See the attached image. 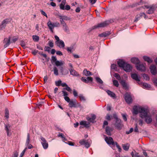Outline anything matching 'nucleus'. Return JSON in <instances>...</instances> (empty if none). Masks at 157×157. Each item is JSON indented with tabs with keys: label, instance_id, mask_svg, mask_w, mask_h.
<instances>
[{
	"label": "nucleus",
	"instance_id": "obj_1",
	"mask_svg": "<svg viewBox=\"0 0 157 157\" xmlns=\"http://www.w3.org/2000/svg\"><path fill=\"white\" fill-rule=\"evenodd\" d=\"M140 117L142 118H144L145 121L148 124H150L152 121L151 115L150 113L149 110L146 109L143 113L140 114Z\"/></svg>",
	"mask_w": 157,
	"mask_h": 157
},
{
	"label": "nucleus",
	"instance_id": "obj_2",
	"mask_svg": "<svg viewBox=\"0 0 157 157\" xmlns=\"http://www.w3.org/2000/svg\"><path fill=\"white\" fill-rule=\"evenodd\" d=\"M47 24L49 29L52 33L53 32V29L55 27H59L60 26L59 22H56L55 23H52L50 20L48 21Z\"/></svg>",
	"mask_w": 157,
	"mask_h": 157
},
{
	"label": "nucleus",
	"instance_id": "obj_3",
	"mask_svg": "<svg viewBox=\"0 0 157 157\" xmlns=\"http://www.w3.org/2000/svg\"><path fill=\"white\" fill-rule=\"evenodd\" d=\"M51 61L52 64L55 63L56 66L57 67L62 66L64 64V62L63 61L57 60L56 57L54 56H52Z\"/></svg>",
	"mask_w": 157,
	"mask_h": 157
},
{
	"label": "nucleus",
	"instance_id": "obj_4",
	"mask_svg": "<svg viewBox=\"0 0 157 157\" xmlns=\"http://www.w3.org/2000/svg\"><path fill=\"white\" fill-rule=\"evenodd\" d=\"M146 108L135 106H134L133 109L132 113L134 114H137L138 113H140V114L143 113Z\"/></svg>",
	"mask_w": 157,
	"mask_h": 157
},
{
	"label": "nucleus",
	"instance_id": "obj_5",
	"mask_svg": "<svg viewBox=\"0 0 157 157\" xmlns=\"http://www.w3.org/2000/svg\"><path fill=\"white\" fill-rule=\"evenodd\" d=\"M114 125L116 128L118 130H121L123 127V125L120 119H118L116 121Z\"/></svg>",
	"mask_w": 157,
	"mask_h": 157
},
{
	"label": "nucleus",
	"instance_id": "obj_6",
	"mask_svg": "<svg viewBox=\"0 0 157 157\" xmlns=\"http://www.w3.org/2000/svg\"><path fill=\"white\" fill-rule=\"evenodd\" d=\"M109 23V21H106L94 26L93 27V29H95L98 28L104 27L108 25Z\"/></svg>",
	"mask_w": 157,
	"mask_h": 157
},
{
	"label": "nucleus",
	"instance_id": "obj_7",
	"mask_svg": "<svg viewBox=\"0 0 157 157\" xmlns=\"http://www.w3.org/2000/svg\"><path fill=\"white\" fill-rule=\"evenodd\" d=\"M60 19L61 24L63 26V30L65 32L68 33H69V30L68 27L63 20V19H64L65 18L62 19L61 18H60Z\"/></svg>",
	"mask_w": 157,
	"mask_h": 157
},
{
	"label": "nucleus",
	"instance_id": "obj_8",
	"mask_svg": "<svg viewBox=\"0 0 157 157\" xmlns=\"http://www.w3.org/2000/svg\"><path fill=\"white\" fill-rule=\"evenodd\" d=\"M40 139L41 140V144L43 148L45 149H47L48 147V144L47 140L42 136L40 137Z\"/></svg>",
	"mask_w": 157,
	"mask_h": 157
},
{
	"label": "nucleus",
	"instance_id": "obj_9",
	"mask_svg": "<svg viewBox=\"0 0 157 157\" xmlns=\"http://www.w3.org/2000/svg\"><path fill=\"white\" fill-rule=\"evenodd\" d=\"M124 99L128 103L130 104L132 102V99L131 95L127 93L125 94L124 95Z\"/></svg>",
	"mask_w": 157,
	"mask_h": 157
},
{
	"label": "nucleus",
	"instance_id": "obj_10",
	"mask_svg": "<svg viewBox=\"0 0 157 157\" xmlns=\"http://www.w3.org/2000/svg\"><path fill=\"white\" fill-rule=\"evenodd\" d=\"M11 37L9 36L8 38H4L3 43L4 44V47L6 48L9 46L10 44Z\"/></svg>",
	"mask_w": 157,
	"mask_h": 157
},
{
	"label": "nucleus",
	"instance_id": "obj_11",
	"mask_svg": "<svg viewBox=\"0 0 157 157\" xmlns=\"http://www.w3.org/2000/svg\"><path fill=\"white\" fill-rule=\"evenodd\" d=\"M136 67L137 70L141 71H144L146 70V67L144 64L139 63L136 65Z\"/></svg>",
	"mask_w": 157,
	"mask_h": 157
},
{
	"label": "nucleus",
	"instance_id": "obj_12",
	"mask_svg": "<svg viewBox=\"0 0 157 157\" xmlns=\"http://www.w3.org/2000/svg\"><path fill=\"white\" fill-rule=\"evenodd\" d=\"M105 140L106 143L109 144H112V145H115V143L113 141V138L110 137H106L105 138Z\"/></svg>",
	"mask_w": 157,
	"mask_h": 157
},
{
	"label": "nucleus",
	"instance_id": "obj_13",
	"mask_svg": "<svg viewBox=\"0 0 157 157\" xmlns=\"http://www.w3.org/2000/svg\"><path fill=\"white\" fill-rule=\"evenodd\" d=\"M151 73L154 75L157 74V69L156 66L155 65H151L150 68Z\"/></svg>",
	"mask_w": 157,
	"mask_h": 157
},
{
	"label": "nucleus",
	"instance_id": "obj_14",
	"mask_svg": "<svg viewBox=\"0 0 157 157\" xmlns=\"http://www.w3.org/2000/svg\"><path fill=\"white\" fill-rule=\"evenodd\" d=\"M131 77L132 79L135 80L137 81H138V83L139 84H141V83L140 82V78L138 77V75L136 73H133L131 74Z\"/></svg>",
	"mask_w": 157,
	"mask_h": 157
},
{
	"label": "nucleus",
	"instance_id": "obj_15",
	"mask_svg": "<svg viewBox=\"0 0 157 157\" xmlns=\"http://www.w3.org/2000/svg\"><path fill=\"white\" fill-rule=\"evenodd\" d=\"M81 80L82 81L84 82L87 83L89 82L90 81H92L93 78L90 77H88L86 78L82 77L81 78Z\"/></svg>",
	"mask_w": 157,
	"mask_h": 157
},
{
	"label": "nucleus",
	"instance_id": "obj_16",
	"mask_svg": "<svg viewBox=\"0 0 157 157\" xmlns=\"http://www.w3.org/2000/svg\"><path fill=\"white\" fill-rule=\"evenodd\" d=\"M132 69V67L131 65L129 64L126 63L123 69L127 72H129Z\"/></svg>",
	"mask_w": 157,
	"mask_h": 157
},
{
	"label": "nucleus",
	"instance_id": "obj_17",
	"mask_svg": "<svg viewBox=\"0 0 157 157\" xmlns=\"http://www.w3.org/2000/svg\"><path fill=\"white\" fill-rule=\"evenodd\" d=\"M55 44L58 46L60 48H64L65 47L64 43L62 40H60L58 42H55Z\"/></svg>",
	"mask_w": 157,
	"mask_h": 157
},
{
	"label": "nucleus",
	"instance_id": "obj_18",
	"mask_svg": "<svg viewBox=\"0 0 157 157\" xmlns=\"http://www.w3.org/2000/svg\"><path fill=\"white\" fill-rule=\"evenodd\" d=\"M131 61L132 63L135 64L136 66L140 63V61L137 58H132L131 59Z\"/></svg>",
	"mask_w": 157,
	"mask_h": 157
},
{
	"label": "nucleus",
	"instance_id": "obj_19",
	"mask_svg": "<svg viewBox=\"0 0 157 157\" xmlns=\"http://www.w3.org/2000/svg\"><path fill=\"white\" fill-rule=\"evenodd\" d=\"M117 63L120 67L123 68L126 63L122 60H119L117 61Z\"/></svg>",
	"mask_w": 157,
	"mask_h": 157
},
{
	"label": "nucleus",
	"instance_id": "obj_20",
	"mask_svg": "<svg viewBox=\"0 0 157 157\" xmlns=\"http://www.w3.org/2000/svg\"><path fill=\"white\" fill-rule=\"evenodd\" d=\"M70 71L71 74L73 76H78L79 75L78 73L73 69H70Z\"/></svg>",
	"mask_w": 157,
	"mask_h": 157
},
{
	"label": "nucleus",
	"instance_id": "obj_21",
	"mask_svg": "<svg viewBox=\"0 0 157 157\" xmlns=\"http://www.w3.org/2000/svg\"><path fill=\"white\" fill-rule=\"evenodd\" d=\"M90 123L85 121H82L80 122L81 125H82L84 127L87 128L89 127Z\"/></svg>",
	"mask_w": 157,
	"mask_h": 157
},
{
	"label": "nucleus",
	"instance_id": "obj_22",
	"mask_svg": "<svg viewBox=\"0 0 157 157\" xmlns=\"http://www.w3.org/2000/svg\"><path fill=\"white\" fill-rule=\"evenodd\" d=\"M110 34V32L107 31L100 34L99 36L101 37H106Z\"/></svg>",
	"mask_w": 157,
	"mask_h": 157
},
{
	"label": "nucleus",
	"instance_id": "obj_23",
	"mask_svg": "<svg viewBox=\"0 0 157 157\" xmlns=\"http://www.w3.org/2000/svg\"><path fill=\"white\" fill-rule=\"evenodd\" d=\"M143 59L145 61L147 62L148 63H151L152 62V60L147 56H144Z\"/></svg>",
	"mask_w": 157,
	"mask_h": 157
},
{
	"label": "nucleus",
	"instance_id": "obj_24",
	"mask_svg": "<svg viewBox=\"0 0 157 157\" xmlns=\"http://www.w3.org/2000/svg\"><path fill=\"white\" fill-rule=\"evenodd\" d=\"M129 147L130 145L128 144L122 145V147L123 149L125 151H128L129 148Z\"/></svg>",
	"mask_w": 157,
	"mask_h": 157
},
{
	"label": "nucleus",
	"instance_id": "obj_25",
	"mask_svg": "<svg viewBox=\"0 0 157 157\" xmlns=\"http://www.w3.org/2000/svg\"><path fill=\"white\" fill-rule=\"evenodd\" d=\"M105 131L108 135H111V132L112 131V129L109 127H107L106 128Z\"/></svg>",
	"mask_w": 157,
	"mask_h": 157
},
{
	"label": "nucleus",
	"instance_id": "obj_26",
	"mask_svg": "<svg viewBox=\"0 0 157 157\" xmlns=\"http://www.w3.org/2000/svg\"><path fill=\"white\" fill-rule=\"evenodd\" d=\"M83 73L86 76H89L92 75L91 72H90L89 71H87L86 69L84 70Z\"/></svg>",
	"mask_w": 157,
	"mask_h": 157
},
{
	"label": "nucleus",
	"instance_id": "obj_27",
	"mask_svg": "<svg viewBox=\"0 0 157 157\" xmlns=\"http://www.w3.org/2000/svg\"><path fill=\"white\" fill-rule=\"evenodd\" d=\"M106 92L108 95L110 97L113 98L115 97V94L109 90H107Z\"/></svg>",
	"mask_w": 157,
	"mask_h": 157
},
{
	"label": "nucleus",
	"instance_id": "obj_28",
	"mask_svg": "<svg viewBox=\"0 0 157 157\" xmlns=\"http://www.w3.org/2000/svg\"><path fill=\"white\" fill-rule=\"evenodd\" d=\"M120 83L123 87L125 88L126 89L128 88L127 84L124 81L122 80L120 82Z\"/></svg>",
	"mask_w": 157,
	"mask_h": 157
},
{
	"label": "nucleus",
	"instance_id": "obj_29",
	"mask_svg": "<svg viewBox=\"0 0 157 157\" xmlns=\"http://www.w3.org/2000/svg\"><path fill=\"white\" fill-rule=\"evenodd\" d=\"M69 106L70 107H75V102L72 101H71L69 102Z\"/></svg>",
	"mask_w": 157,
	"mask_h": 157
},
{
	"label": "nucleus",
	"instance_id": "obj_30",
	"mask_svg": "<svg viewBox=\"0 0 157 157\" xmlns=\"http://www.w3.org/2000/svg\"><path fill=\"white\" fill-rule=\"evenodd\" d=\"M154 8L152 7H151L149 8V10L147 12V13L149 14H152L154 12Z\"/></svg>",
	"mask_w": 157,
	"mask_h": 157
},
{
	"label": "nucleus",
	"instance_id": "obj_31",
	"mask_svg": "<svg viewBox=\"0 0 157 157\" xmlns=\"http://www.w3.org/2000/svg\"><path fill=\"white\" fill-rule=\"evenodd\" d=\"M53 71L54 74L56 76H57L59 75L58 71L57 68L55 67L53 68Z\"/></svg>",
	"mask_w": 157,
	"mask_h": 157
},
{
	"label": "nucleus",
	"instance_id": "obj_32",
	"mask_svg": "<svg viewBox=\"0 0 157 157\" xmlns=\"http://www.w3.org/2000/svg\"><path fill=\"white\" fill-rule=\"evenodd\" d=\"M30 142V135L29 133H28L27 135V138L26 142V144L28 145L29 144Z\"/></svg>",
	"mask_w": 157,
	"mask_h": 157
},
{
	"label": "nucleus",
	"instance_id": "obj_33",
	"mask_svg": "<svg viewBox=\"0 0 157 157\" xmlns=\"http://www.w3.org/2000/svg\"><path fill=\"white\" fill-rule=\"evenodd\" d=\"M33 40L35 41H38L39 39V37L38 36L36 35H33L32 36Z\"/></svg>",
	"mask_w": 157,
	"mask_h": 157
},
{
	"label": "nucleus",
	"instance_id": "obj_34",
	"mask_svg": "<svg viewBox=\"0 0 157 157\" xmlns=\"http://www.w3.org/2000/svg\"><path fill=\"white\" fill-rule=\"evenodd\" d=\"M113 83L114 85L116 87H118L119 85V84L118 82L116 80H113Z\"/></svg>",
	"mask_w": 157,
	"mask_h": 157
},
{
	"label": "nucleus",
	"instance_id": "obj_35",
	"mask_svg": "<svg viewBox=\"0 0 157 157\" xmlns=\"http://www.w3.org/2000/svg\"><path fill=\"white\" fill-rule=\"evenodd\" d=\"M142 85V87L144 88H147L150 87V85L145 83H143Z\"/></svg>",
	"mask_w": 157,
	"mask_h": 157
},
{
	"label": "nucleus",
	"instance_id": "obj_36",
	"mask_svg": "<svg viewBox=\"0 0 157 157\" xmlns=\"http://www.w3.org/2000/svg\"><path fill=\"white\" fill-rule=\"evenodd\" d=\"M87 140H85L83 139L81 140H80L79 141V143L82 145H85V143H86V141Z\"/></svg>",
	"mask_w": 157,
	"mask_h": 157
},
{
	"label": "nucleus",
	"instance_id": "obj_37",
	"mask_svg": "<svg viewBox=\"0 0 157 157\" xmlns=\"http://www.w3.org/2000/svg\"><path fill=\"white\" fill-rule=\"evenodd\" d=\"M87 140H85L83 139L81 140H80L79 141V143L82 145H85V143H86V141Z\"/></svg>",
	"mask_w": 157,
	"mask_h": 157
},
{
	"label": "nucleus",
	"instance_id": "obj_38",
	"mask_svg": "<svg viewBox=\"0 0 157 157\" xmlns=\"http://www.w3.org/2000/svg\"><path fill=\"white\" fill-rule=\"evenodd\" d=\"M8 22V20L7 19H5L3 20L2 23V25L3 26L6 25V24H7Z\"/></svg>",
	"mask_w": 157,
	"mask_h": 157
},
{
	"label": "nucleus",
	"instance_id": "obj_39",
	"mask_svg": "<svg viewBox=\"0 0 157 157\" xmlns=\"http://www.w3.org/2000/svg\"><path fill=\"white\" fill-rule=\"evenodd\" d=\"M5 117L7 118L9 117V112L7 109L5 110Z\"/></svg>",
	"mask_w": 157,
	"mask_h": 157
},
{
	"label": "nucleus",
	"instance_id": "obj_40",
	"mask_svg": "<svg viewBox=\"0 0 157 157\" xmlns=\"http://www.w3.org/2000/svg\"><path fill=\"white\" fill-rule=\"evenodd\" d=\"M64 70L63 67H61L60 68V72L62 75H66L67 73H64Z\"/></svg>",
	"mask_w": 157,
	"mask_h": 157
},
{
	"label": "nucleus",
	"instance_id": "obj_41",
	"mask_svg": "<svg viewBox=\"0 0 157 157\" xmlns=\"http://www.w3.org/2000/svg\"><path fill=\"white\" fill-rule=\"evenodd\" d=\"M96 80L97 82H98L100 84H102L103 83V81L102 80L99 78L98 77H97L96 78Z\"/></svg>",
	"mask_w": 157,
	"mask_h": 157
},
{
	"label": "nucleus",
	"instance_id": "obj_42",
	"mask_svg": "<svg viewBox=\"0 0 157 157\" xmlns=\"http://www.w3.org/2000/svg\"><path fill=\"white\" fill-rule=\"evenodd\" d=\"M114 76L118 80H120L121 79V77L117 73H115Z\"/></svg>",
	"mask_w": 157,
	"mask_h": 157
},
{
	"label": "nucleus",
	"instance_id": "obj_43",
	"mask_svg": "<svg viewBox=\"0 0 157 157\" xmlns=\"http://www.w3.org/2000/svg\"><path fill=\"white\" fill-rule=\"evenodd\" d=\"M139 15L142 17H144V18L146 19L147 18V16H146L145 14L144 13H140L139 14Z\"/></svg>",
	"mask_w": 157,
	"mask_h": 157
},
{
	"label": "nucleus",
	"instance_id": "obj_44",
	"mask_svg": "<svg viewBox=\"0 0 157 157\" xmlns=\"http://www.w3.org/2000/svg\"><path fill=\"white\" fill-rule=\"evenodd\" d=\"M62 83V81L61 80H59L57 82H56V85L57 86H59L61 85Z\"/></svg>",
	"mask_w": 157,
	"mask_h": 157
},
{
	"label": "nucleus",
	"instance_id": "obj_45",
	"mask_svg": "<svg viewBox=\"0 0 157 157\" xmlns=\"http://www.w3.org/2000/svg\"><path fill=\"white\" fill-rule=\"evenodd\" d=\"M135 125V127L134 129V131L135 132L139 133V131L138 129L137 124H136Z\"/></svg>",
	"mask_w": 157,
	"mask_h": 157
},
{
	"label": "nucleus",
	"instance_id": "obj_46",
	"mask_svg": "<svg viewBox=\"0 0 157 157\" xmlns=\"http://www.w3.org/2000/svg\"><path fill=\"white\" fill-rule=\"evenodd\" d=\"M141 17L140 16V15L139 14L137 15L136 17V19L135 20V21H137L139 20H140Z\"/></svg>",
	"mask_w": 157,
	"mask_h": 157
},
{
	"label": "nucleus",
	"instance_id": "obj_47",
	"mask_svg": "<svg viewBox=\"0 0 157 157\" xmlns=\"http://www.w3.org/2000/svg\"><path fill=\"white\" fill-rule=\"evenodd\" d=\"M49 46L51 48H52L53 47V43L52 41H49L48 43Z\"/></svg>",
	"mask_w": 157,
	"mask_h": 157
},
{
	"label": "nucleus",
	"instance_id": "obj_48",
	"mask_svg": "<svg viewBox=\"0 0 157 157\" xmlns=\"http://www.w3.org/2000/svg\"><path fill=\"white\" fill-rule=\"evenodd\" d=\"M115 145L117 148L118 149L119 151H121V147L118 145V143L117 142H115Z\"/></svg>",
	"mask_w": 157,
	"mask_h": 157
},
{
	"label": "nucleus",
	"instance_id": "obj_49",
	"mask_svg": "<svg viewBox=\"0 0 157 157\" xmlns=\"http://www.w3.org/2000/svg\"><path fill=\"white\" fill-rule=\"evenodd\" d=\"M45 51H47L49 52L50 51V48L49 47L45 46L44 48Z\"/></svg>",
	"mask_w": 157,
	"mask_h": 157
},
{
	"label": "nucleus",
	"instance_id": "obj_50",
	"mask_svg": "<svg viewBox=\"0 0 157 157\" xmlns=\"http://www.w3.org/2000/svg\"><path fill=\"white\" fill-rule=\"evenodd\" d=\"M67 50L68 52L71 53L72 52V48L71 47H68Z\"/></svg>",
	"mask_w": 157,
	"mask_h": 157
},
{
	"label": "nucleus",
	"instance_id": "obj_51",
	"mask_svg": "<svg viewBox=\"0 0 157 157\" xmlns=\"http://www.w3.org/2000/svg\"><path fill=\"white\" fill-rule=\"evenodd\" d=\"M117 66L115 64H112L111 65V67L112 69H114L115 70H117Z\"/></svg>",
	"mask_w": 157,
	"mask_h": 157
},
{
	"label": "nucleus",
	"instance_id": "obj_52",
	"mask_svg": "<svg viewBox=\"0 0 157 157\" xmlns=\"http://www.w3.org/2000/svg\"><path fill=\"white\" fill-rule=\"evenodd\" d=\"M64 89L66 90L69 92L71 91V89L68 86V85L66 86L65 88H64Z\"/></svg>",
	"mask_w": 157,
	"mask_h": 157
},
{
	"label": "nucleus",
	"instance_id": "obj_53",
	"mask_svg": "<svg viewBox=\"0 0 157 157\" xmlns=\"http://www.w3.org/2000/svg\"><path fill=\"white\" fill-rule=\"evenodd\" d=\"M73 94L75 97L78 96V93L75 90H73Z\"/></svg>",
	"mask_w": 157,
	"mask_h": 157
},
{
	"label": "nucleus",
	"instance_id": "obj_54",
	"mask_svg": "<svg viewBox=\"0 0 157 157\" xmlns=\"http://www.w3.org/2000/svg\"><path fill=\"white\" fill-rule=\"evenodd\" d=\"M143 77L146 80H148L149 79L148 76L146 74H144L143 75Z\"/></svg>",
	"mask_w": 157,
	"mask_h": 157
},
{
	"label": "nucleus",
	"instance_id": "obj_55",
	"mask_svg": "<svg viewBox=\"0 0 157 157\" xmlns=\"http://www.w3.org/2000/svg\"><path fill=\"white\" fill-rule=\"evenodd\" d=\"M21 45L24 48H26L25 43L23 41H21Z\"/></svg>",
	"mask_w": 157,
	"mask_h": 157
},
{
	"label": "nucleus",
	"instance_id": "obj_56",
	"mask_svg": "<svg viewBox=\"0 0 157 157\" xmlns=\"http://www.w3.org/2000/svg\"><path fill=\"white\" fill-rule=\"evenodd\" d=\"M79 98L81 101H84L85 100V98L82 95H80L79 96Z\"/></svg>",
	"mask_w": 157,
	"mask_h": 157
},
{
	"label": "nucleus",
	"instance_id": "obj_57",
	"mask_svg": "<svg viewBox=\"0 0 157 157\" xmlns=\"http://www.w3.org/2000/svg\"><path fill=\"white\" fill-rule=\"evenodd\" d=\"M90 145V143L87 140L86 143H85V146L86 148H88L89 147Z\"/></svg>",
	"mask_w": 157,
	"mask_h": 157
},
{
	"label": "nucleus",
	"instance_id": "obj_58",
	"mask_svg": "<svg viewBox=\"0 0 157 157\" xmlns=\"http://www.w3.org/2000/svg\"><path fill=\"white\" fill-rule=\"evenodd\" d=\"M40 12L42 14L45 16L46 17H48L46 13L43 10H40Z\"/></svg>",
	"mask_w": 157,
	"mask_h": 157
},
{
	"label": "nucleus",
	"instance_id": "obj_59",
	"mask_svg": "<svg viewBox=\"0 0 157 157\" xmlns=\"http://www.w3.org/2000/svg\"><path fill=\"white\" fill-rule=\"evenodd\" d=\"M64 99L65 100L67 101L68 102H69L70 101V99L69 98L67 97H65L64 98Z\"/></svg>",
	"mask_w": 157,
	"mask_h": 157
},
{
	"label": "nucleus",
	"instance_id": "obj_60",
	"mask_svg": "<svg viewBox=\"0 0 157 157\" xmlns=\"http://www.w3.org/2000/svg\"><path fill=\"white\" fill-rule=\"evenodd\" d=\"M112 117H111L109 114H107L106 117V119L108 120H110L111 119V118Z\"/></svg>",
	"mask_w": 157,
	"mask_h": 157
},
{
	"label": "nucleus",
	"instance_id": "obj_61",
	"mask_svg": "<svg viewBox=\"0 0 157 157\" xmlns=\"http://www.w3.org/2000/svg\"><path fill=\"white\" fill-rule=\"evenodd\" d=\"M91 120L92 121V123H93V121H94L95 119L96 118V116L94 115V114H92V115H91Z\"/></svg>",
	"mask_w": 157,
	"mask_h": 157
},
{
	"label": "nucleus",
	"instance_id": "obj_62",
	"mask_svg": "<svg viewBox=\"0 0 157 157\" xmlns=\"http://www.w3.org/2000/svg\"><path fill=\"white\" fill-rule=\"evenodd\" d=\"M62 92L63 93V96L65 97H67V96L68 95L67 93L65 91H62Z\"/></svg>",
	"mask_w": 157,
	"mask_h": 157
},
{
	"label": "nucleus",
	"instance_id": "obj_63",
	"mask_svg": "<svg viewBox=\"0 0 157 157\" xmlns=\"http://www.w3.org/2000/svg\"><path fill=\"white\" fill-rule=\"evenodd\" d=\"M56 54L57 55H58L59 56H62L63 55V54L62 52L59 51H57L56 52Z\"/></svg>",
	"mask_w": 157,
	"mask_h": 157
},
{
	"label": "nucleus",
	"instance_id": "obj_64",
	"mask_svg": "<svg viewBox=\"0 0 157 157\" xmlns=\"http://www.w3.org/2000/svg\"><path fill=\"white\" fill-rule=\"evenodd\" d=\"M153 82L155 85L157 86V78H155L153 79Z\"/></svg>",
	"mask_w": 157,
	"mask_h": 157
}]
</instances>
